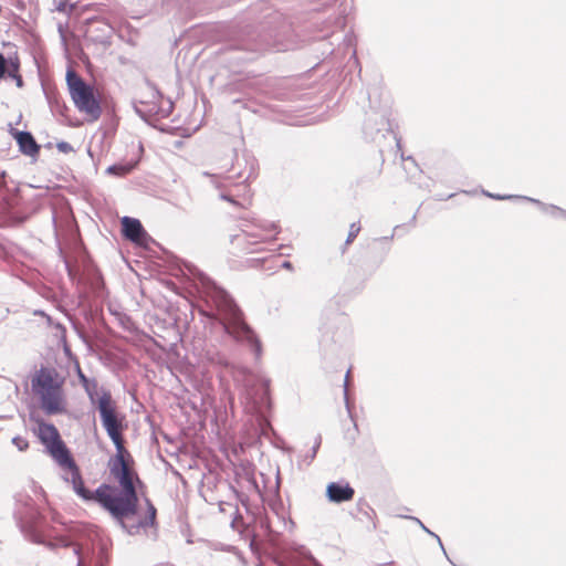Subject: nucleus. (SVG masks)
<instances>
[{"instance_id":"obj_1","label":"nucleus","mask_w":566,"mask_h":566,"mask_svg":"<svg viewBox=\"0 0 566 566\" xmlns=\"http://www.w3.org/2000/svg\"><path fill=\"white\" fill-rule=\"evenodd\" d=\"M98 412L107 436L115 446L116 453L108 461L111 475L118 482L119 491L111 484L102 483L96 495L101 507L109 513L115 522L129 535H137L142 530L154 526L157 510L146 499L147 513L138 515V493L135 483L142 484L132 467L133 458L124 446L123 422L118 418L109 390L103 391L98 401Z\"/></svg>"},{"instance_id":"obj_2","label":"nucleus","mask_w":566,"mask_h":566,"mask_svg":"<svg viewBox=\"0 0 566 566\" xmlns=\"http://www.w3.org/2000/svg\"><path fill=\"white\" fill-rule=\"evenodd\" d=\"M189 273L197 281V289L211 307L210 317L220 321L223 329L239 342L247 343L255 358L262 355L261 342L253 329L244 322L243 314L231 295L195 265L188 266Z\"/></svg>"},{"instance_id":"obj_3","label":"nucleus","mask_w":566,"mask_h":566,"mask_svg":"<svg viewBox=\"0 0 566 566\" xmlns=\"http://www.w3.org/2000/svg\"><path fill=\"white\" fill-rule=\"evenodd\" d=\"M234 381L240 387V396L247 408L259 417L262 426H270L268 413L272 409L271 380L242 368L234 375Z\"/></svg>"},{"instance_id":"obj_4","label":"nucleus","mask_w":566,"mask_h":566,"mask_svg":"<svg viewBox=\"0 0 566 566\" xmlns=\"http://www.w3.org/2000/svg\"><path fill=\"white\" fill-rule=\"evenodd\" d=\"M54 368L41 367L32 378V388L40 396L41 408L46 415L65 411L62 381Z\"/></svg>"},{"instance_id":"obj_5","label":"nucleus","mask_w":566,"mask_h":566,"mask_svg":"<svg viewBox=\"0 0 566 566\" xmlns=\"http://www.w3.org/2000/svg\"><path fill=\"white\" fill-rule=\"evenodd\" d=\"M14 501L13 516L21 533L33 543H43L44 516L35 505L34 500L27 493H18Z\"/></svg>"},{"instance_id":"obj_6","label":"nucleus","mask_w":566,"mask_h":566,"mask_svg":"<svg viewBox=\"0 0 566 566\" xmlns=\"http://www.w3.org/2000/svg\"><path fill=\"white\" fill-rule=\"evenodd\" d=\"M65 80L75 107L86 114L92 122L97 120L102 115V107L98 97L94 94L93 86L87 84L72 67L67 69Z\"/></svg>"},{"instance_id":"obj_7","label":"nucleus","mask_w":566,"mask_h":566,"mask_svg":"<svg viewBox=\"0 0 566 566\" xmlns=\"http://www.w3.org/2000/svg\"><path fill=\"white\" fill-rule=\"evenodd\" d=\"M38 423L36 436L40 442L45 447L46 452L56 461V463H73V457L62 440L59 430L53 423L45 422L43 419H35Z\"/></svg>"},{"instance_id":"obj_8","label":"nucleus","mask_w":566,"mask_h":566,"mask_svg":"<svg viewBox=\"0 0 566 566\" xmlns=\"http://www.w3.org/2000/svg\"><path fill=\"white\" fill-rule=\"evenodd\" d=\"M363 133L366 140L377 144L380 148L387 135H392L397 147L401 148V139L394 132L387 111L368 112L364 122Z\"/></svg>"},{"instance_id":"obj_9","label":"nucleus","mask_w":566,"mask_h":566,"mask_svg":"<svg viewBox=\"0 0 566 566\" xmlns=\"http://www.w3.org/2000/svg\"><path fill=\"white\" fill-rule=\"evenodd\" d=\"M354 7L353 0H336V11L328 15L324 21L316 22L317 39H326L337 30L346 25V19Z\"/></svg>"},{"instance_id":"obj_10","label":"nucleus","mask_w":566,"mask_h":566,"mask_svg":"<svg viewBox=\"0 0 566 566\" xmlns=\"http://www.w3.org/2000/svg\"><path fill=\"white\" fill-rule=\"evenodd\" d=\"M256 170V159L247 151H243L241 155L235 151L231 167L228 169L229 172H233V178L243 179L244 182L255 179Z\"/></svg>"},{"instance_id":"obj_11","label":"nucleus","mask_w":566,"mask_h":566,"mask_svg":"<svg viewBox=\"0 0 566 566\" xmlns=\"http://www.w3.org/2000/svg\"><path fill=\"white\" fill-rule=\"evenodd\" d=\"M166 105H159L158 101L151 102H139L134 105L136 114L145 122L150 123L151 120L167 118L174 108L170 99L165 101Z\"/></svg>"},{"instance_id":"obj_12","label":"nucleus","mask_w":566,"mask_h":566,"mask_svg":"<svg viewBox=\"0 0 566 566\" xmlns=\"http://www.w3.org/2000/svg\"><path fill=\"white\" fill-rule=\"evenodd\" d=\"M62 468L69 469L71 471V483L73 486V491L84 501H94L101 506V499L96 495L99 491V486L95 491H90L85 488L81 472L75 461L73 463L71 461L66 463H57Z\"/></svg>"},{"instance_id":"obj_13","label":"nucleus","mask_w":566,"mask_h":566,"mask_svg":"<svg viewBox=\"0 0 566 566\" xmlns=\"http://www.w3.org/2000/svg\"><path fill=\"white\" fill-rule=\"evenodd\" d=\"M276 224L269 221H259L253 223L251 229L242 230V240L249 245H258L273 238L272 233H276Z\"/></svg>"},{"instance_id":"obj_14","label":"nucleus","mask_w":566,"mask_h":566,"mask_svg":"<svg viewBox=\"0 0 566 566\" xmlns=\"http://www.w3.org/2000/svg\"><path fill=\"white\" fill-rule=\"evenodd\" d=\"M8 132L11 137L15 140L19 151L31 158H36L41 146L35 140L34 136L28 130H19L12 126V124L8 125Z\"/></svg>"},{"instance_id":"obj_15","label":"nucleus","mask_w":566,"mask_h":566,"mask_svg":"<svg viewBox=\"0 0 566 566\" xmlns=\"http://www.w3.org/2000/svg\"><path fill=\"white\" fill-rule=\"evenodd\" d=\"M122 233L127 240H129L138 245H142V247L147 245L149 235L138 219L130 218V217H123Z\"/></svg>"},{"instance_id":"obj_16","label":"nucleus","mask_w":566,"mask_h":566,"mask_svg":"<svg viewBox=\"0 0 566 566\" xmlns=\"http://www.w3.org/2000/svg\"><path fill=\"white\" fill-rule=\"evenodd\" d=\"M355 490L348 482H331L326 486V497L332 503H344L353 500Z\"/></svg>"},{"instance_id":"obj_17","label":"nucleus","mask_w":566,"mask_h":566,"mask_svg":"<svg viewBox=\"0 0 566 566\" xmlns=\"http://www.w3.org/2000/svg\"><path fill=\"white\" fill-rule=\"evenodd\" d=\"M234 46L238 50L256 53L268 50L270 44L260 34H255L254 31H248L238 40Z\"/></svg>"},{"instance_id":"obj_18","label":"nucleus","mask_w":566,"mask_h":566,"mask_svg":"<svg viewBox=\"0 0 566 566\" xmlns=\"http://www.w3.org/2000/svg\"><path fill=\"white\" fill-rule=\"evenodd\" d=\"M18 65L20 57L17 51L9 53L8 56L0 52V80L6 78L10 71H15Z\"/></svg>"},{"instance_id":"obj_19","label":"nucleus","mask_w":566,"mask_h":566,"mask_svg":"<svg viewBox=\"0 0 566 566\" xmlns=\"http://www.w3.org/2000/svg\"><path fill=\"white\" fill-rule=\"evenodd\" d=\"M138 164H139V158L134 159V160H128V161L116 163V164L107 167L106 174L113 175L116 177H125L126 175L132 172L137 167Z\"/></svg>"},{"instance_id":"obj_20","label":"nucleus","mask_w":566,"mask_h":566,"mask_svg":"<svg viewBox=\"0 0 566 566\" xmlns=\"http://www.w3.org/2000/svg\"><path fill=\"white\" fill-rule=\"evenodd\" d=\"M42 544H45L50 548L73 546L74 555L77 556V566H83L84 562H83V557L81 555V547L78 545L73 544V542L70 541L69 538H66L64 536H61V537H57L55 539V542H48V543H45L43 541Z\"/></svg>"},{"instance_id":"obj_21","label":"nucleus","mask_w":566,"mask_h":566,"mask_svg":"<svg viewBox=\"0 0 566 566\" xmlns=\"http://www.w3.org/2000/svg\"><path fill=\"white\" fill-rule=\"evenodd\" d=\"M521 198H522V200L530 201V202L536 205L543 212L552 214L553 217H558V216L566 217V210H564L555 205H547V203L539 201L538 199H534V198L526 197V196L521 197Z\"/></svg>"},{"instance_id":"obj_22","label":"nucleus","mask_w":566,"mask_h":566,"mask_svg":"<svg viewBox=\"0 0 566 566\" xmlns=\"http://www.w3.org/2000/svg\"><path fill=\"white\" fill-rule=\"evenodd\" d=\"M83 388L85 389V392L87 394V397L92 403L99 401V399H97L99 390H98V382L96 379L93 378L88 384H84ZM105 390H106L105 388H102L101 395H103V391H105ZM101 397L102 396H99L98 398H101Z\"/></svg>"},{"instance_id":"obj_23","label":"nucleus","mask_w":566,"mask_h":566,"mask_svg":"<svg viewBox=\"0 0 566 566\" xmlns=\"http://www.w3.org/2000/svg\"><path fill=\"white\" fill-rule=\"evenodd\" d=\"M270 507L272 511H274L276 514H279V509L283 506L281 497H280V478L279 474L276 475L275 485L273 489V499L269 502Z\"/></svg>"},{"instance_id":"obj_24","label":"nucleus","mask_w":566,"mask_h":566,"mask_svg":"<svg viewBox=\"0 0 566 566\" xmlns=\"http://www.w3.org/2000/svg\"><path fill=\"white\" fill-rule=\"evenodd\" d=\"M359 231H360L359 222H353L349 226V231H348V235L346 238L344 248H346L348 244H350L356 239V237L358 235ZM344 251H345V249H343V252Z\"/></svg>"},{"instance_id":"obj_25","label":"nucleus","mask_w":566,"mask_h":566,"mask_svg":"<svg viewBox=\"0 0 566 566\" xmlns=\"http://www.w3.org/2000/svg\"><path fill=\"white\" fill-rule=\"evenodd\" d=\"M321 443H322V438H321V436H317L315 438V442L313 446V453H307L303 460L306 463V465H310L312 463V461L315 459L317 451L321 447Z\"/></svg>"},{"instance_id":"obj_26","label":"nucleus","mask_w":566,"mask_h":566,"mask_svg":"<svg viewBox=\"0 0 566 566\" xmlns=\"http://www.w3.org/2000/svg\"><path fill=\"white\" fill-rule=\"evenodd\" d=\"M11 442L21 452L29 449V441L24 437L15 436L12 438Z\"/></svg>"},{"instance_id":"obj_27","label":"nucleus","mask_w":566,"mask_h":566,"mask_svg":"<svg viewBox=\"0 0 566 566\" xmlns=\"http://www.w3.org/2000/svg\"><path fill=\"white\" fill-rule=\"evenodd\" d=\"M482 193L489 198L495 199V200H513V199H522V196L518 195H500V193H491L486 190H483Z\"/></svg>"},{"instance_id":"obj_28","label":"nucleus","mask_w":566,"mask_h":566,"mask_svg":"<svg viewBox=\"0 0 566 566\" xmlns=\"http://www.w3.org/2000/svg\"><path fill=\"white\" fill-rule=\"evenodd\" d=\"M412 521L417 522L420 527L426 532L428 533L429 535H431L432 537H434L439 544V546L441 547V549L446 553L444 551V547H443V544L441 542V538L439 537V535H437L436 533L431 532L419 518L417 517H410Z\"/></svg>"},{"instance_id":"obj_29","label":"nucleus","mask_w":566,"mask_h":566,"mask_svg":"<svg viewBox=\"0 0 566 566\" xmlns=\"http://www.w3.org/2000/svg\"><path fill=\"white\" fill-rule=\"evenodd\" d=\"M7 77L12 78L15 82L17 87H23L24 83L22 76L20 75V65L17 66L15 71H10Z\"/></svg>"},{"instance_id":"obj_30","label":"nucleus","mask_w":566,"mask_h":566,"mask_svg":"<svg viewBox=\"0 0 566 566\" xmlns=\"http://www.w3.org/2000/svg\"><path fill=\"white\" fill-rule=\"evenodd\" d=\"M56 148H57L59 151H61L63 154H69V153L74 151L73 146L70 143L64 142V140L59 142L56 144Z\"/></svg>"},{"instance_id":"obj_31","label":"nucleus","mask_w":566,"mask_h":566,"mask_svg":"<svg viewBox=\"0 0 566 566\" xmlns=\"http://www.w3.org/2000/svg\"><path fill=\"white\" fill-rule=\"evenodd\" d=\"M48 326L54 327L56 331L61 332L63 335L65 334L66 329L65 326L62 323H54L53 318L49 315L45 318Z\"/></svg>"},{"instance_id":"obj_32","label":"nucleus","mask_w":566,"mask_h":566,"mask_svg":"<svg viewBox=\"0 0 566 566\" xmlns=\"http://www.w3.org/2000/svg\"><path fill=\"white\" fill-rule=\"evenodd\" d=\"M219 198H220L221 200H224V201L230 202L231 205H233V206H235V207H243V205H242V203H240L239 201H237V200H235L234 196L229 195V193H227V192H221V193L219 195Z\"/></svg>"},{"instance_id":"obj_33","label":"nucleus","mask_w":566,"mask_h":566,"mask_svg":"<svg viewBox=\"0 0 566 566\" xmlns=\"http://www.w3.org/2000/svg\"><path fill=\"white\" fill-rule=\"evenodd\" d=\"M202 175L206 176V177L211 178V184L216 188H218V189L221 188V184L219 182V176L218 175L209 174L208 171H203Z\"/></svg>"},{"instance_id":"obj_34","label":"nucleus","mask_w":566,"mask_h":566,"mask_svg":"<svg viewBox=\"0 0 566 566\" xmlns=\"http://www.w3.org/2000/svg\"><path fill=\"white\" fill-rule=\"evenodd\" d=\"M69 7L70 10H72L73 8V4H67V0H63L61 1L57 7H56V10L60 11V12H66V8Z\"/></svg>"},{"instance_id":"obj_35","label":"nucleus","mask_w":566,"mask_h":566,"mask_svg":"<svg viewBox=\"0 0 566 566\" xmlns=\"http://www.w3.org/2000/svg\"><path fill=\"white\" fill-rule=\"evenodd\" d=\"M11 4L19 11H23L25 9V2L23 0H11Z\"/></svg>"},{"instance_id":"obj_36","label":"nucleus","mask_w":566,"mask_h":566,"mask_svg":"<svg viewBox=\"0 0 566 566\" xmlns=\"http://www.w3.org/2000/svg\"><path fill=\"white\" fill-rule=\"evenodd\" d=\"M348 377H349V370L347 371V374L345 376V381H344V397H345L346 402L348 401Z\"/></svg>"},{"instance_id":"obj_37","label":"nucleus","mask_w":566,"mask_h":566,"mask_svg":"<svg viewBox=\"0 0 566 566\" xmlns=\"http://www.w3.org/2000/svg\"><path fill=\"white\" fill-rule=\"evenodd\" d=\"M78 378H80V381L83 387H84V384H88L92 380V379H88L81 370L78 371Z\"/></svg>"},{"instance_id":"obj_38","label":"nucleus","mask_w":566,"mask_h":566,"mask_svg":"<svg viewBox=\"0 0 566 566\" xmlns=\"http://www.w3.org/2000/svg\"><path fill=\"white\" fill-rule=\"evenodd\" d=\"M33 315L34 316H42L43 318H46V316H49V314H46L44 311L42 310H34L33 311Z\"/></svg>"},{"instance_id":"obj_39","label":"nucleus","mask_w":566,"mask_h":566,"mask_svg":"<svg viewBox=\"0 0 566 566\" xmlns=\"http://www.w3.org/2000/svg\"><path fill=\"white\" fill-rule=\"evenodd\" d=\"M33 315L34 316H42L43 318H46V316H49V314H46L44 311L42 310H34L33 311Z\"/></svg>"},{"instance_id":"obj_40","label":"nucleus","mask_w":566,"mask_h":566,"mask_svg":"<svg viewBox=\"0 0 566 566\" xmlns=\"http://www.w3.org/2000/svg\"><path fill=\"white\" fill-rule=\"evenodd\" d=\"M282 268H284L286 270H292L293 269V264L290 261H284L282 263Z\"/></svg>"},{"instance_id":"obj_41","label":"nucleus","mask_w":566,"mask_h":566,"mask_svg":"<svg viewBox=\"0 0 566 566\" xmlns=\"http://www.w3.org/2000/svg\"><path fill=\"white\" fill-rule=\"evenodd\" d=\"M453 196H454V193H450V195H448L446 197L442 196V195H439V196H437V200H447V199L452 198Z\"/></svg>"},{"instance_id":"obj_42","label":"nucleus","mask_w":566,"mask_h":566,"mask_svg":"<svg viewBox=\"0 0 566 566\" xmlns=\"http://www.w3.org/2000/svg\"><path fill=\"white\" fill-rule=\"evenodd\" d=\"M4 177H6V171L4 170H0V186L3 185Z\"/></svg>"},{"instance_id":"obj_43","label":"nucleus","mask_w":566,"mask_h":566,"mask_svg":"<svg viewBox=\"0 0 566 566\" xmlns=\"http://www.w3.org/2000/svg\"><path fill=\"white\" fill-rule=\"evenodd\" d=\"M400 157L402 160H411L412 163H415V159L411 156L405 157L403 154H401Z\"/></svg>"},{"instance_id":"obj_44","label":"nucleus","mask_w":566,"mask_h":566,"mask_svg":"<svg viewBox=\"0 0 566 566\" xmlns=\"http://www.w3.org/2000/svg\"><path fill=\"white\" fill-rule=\"evenodd\" d=\"M154 98L156 99H163L161 94L157 91L156 94H154Z\"/></svg>"},{"instance_id":"obj_45","label":"nucleus","mask_w":566,"mask_h":566,"mask_svg":"<svg viewBox=\"0 0 566 566\" xmlns=\"http://www.w3.org/2000/svg\"><path fill=\"white\" fill-rule=\"evenodd\" d=\"M258 251H260V249H259V248H250V249H249V252H251V253H253V252H258Z\"/></svg>"},{"instance_id":"obj_46","label":"nucleus","mask_w":566,"mask_h":566,"mask_svg":"<svg viewBox=\"0 0 566 566\" xmlns=\"http://www.w3.org/2000/svg\"><path fill=\"white\" fill-rule=\"evenodd\" d=\"M250 546H251V548H253V546H254V542L253 541L250 543Z\"/></svg>"}]
</instances>
